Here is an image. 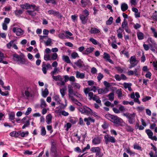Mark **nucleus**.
<instances>
[{
	"instance_id": "cd10ccee",
	"label": "nucleus",
	"mask_w": 157,
	"mask_h": 157,
	"mask_svg": "<svg viewBox=\"0 0 157 157\" xmlns=\"http://www.w3.org/2000/svg\"><path fill=\"white\" fill-rule=\"evenodd\" d=\"M52 117L51 114H48L46 117V122L47 124H49L52 122Z\"/></svg>"
},
{
	"instance_id": "8fccbe9b",
	"label": "nucleus",
	"mask_w": 157,
	"mask_h": 157,
	"mask_svg": "<svg viewBox=\"0 0 157 157\" xmlns=\"http://www.w3.org/2000/svg\"><path fill=\"white\" fill-rule=\"evenodd\" d=\"M14 42V40H12L10 41L9 43L7 44H6V46L9 49H10L11 47L12 46H13V44Z\"/></svg>"
},
{
	"instance_id": "a18cd8bd",
	"label": "nucleus",
	"mask_w": 157,
	"mask_h": 157,
	"mask_svg": "<svg viewBox=\"0 0 157 157\" xmlns=\"http://www.w3.org/2000/svg\"><path fill=\"white\" fill-rule=\"evenodd\" d=\"M90 41L94 45H97L99 44L98 42L93 38H90L89 39Z\"/></svg>"
},
{
	"instance_id": "c756f323",
	"label": "nucleus",
	"mask_w": 157,
	"mask_h": 157,
	"mask_svg": "<svg viewBox=\"0 0 157 157\" xmlns=\"http://www.w3.org/2000/svg\"><path fill=\"white\" fill-rule=\"evenodd\" d=\"M52 76L53 79L56 81H57V80H62L63 79V78H62V76L60 75H58L56 76H55L54 75H52Z\"/></svg>"
},
{
	"instance_id": "c85d7f7f",
	"label": "nucleus",
	"mask_w": 157,
	"mask_h": 157,
	"mask_svg": "<svg viewBox=\"0 0 157 157\" xmlns=\"http://www.w3.org/2000/svg\"><path fill=\"white\" fill-rule=\"evenodd\" d=\"M128 8L127 4L125 3H122L121 6V8L122 11H125Z\"/></svg>"
},
{
	"instance_id": "49530a36",
	"label": "nucleus",
	"mask_w": 157,
	"mask_h": 157,
	"mask_svg": "<svg viewBox=\"0 0 157 157\" xmlns=\"http://www.w3.org/2000/svg\"><path fill=\"white\" fill-rule=\"evenodd\" d=\"M48 94V91L47 88H45L42 93V96L44 97H46Z\"/></svg>"
},
{
	"instance_id": "dca6fc26",
	"label": "nucleus",
	"mask_w": 157,
	"mask_h": 157,
	"mask_svg": "<svg viewBox=\"0 0 157 157\" xmlns=\"http://www.w3.org/2000/svg\"><path fill=\"white\" fill-rule=\"evenodd\" d=\"M74 63L79 67H82L84 66L83 62L81 59H79L77 62H75Z\"/></svg>"
},
{
	"instance_id": "37998d69",
	"label": "nucleus",
	"mask_w": 157,
	"mask_h": 157,
	"mask_svg": "<svg viewBox=\"0 0 157 157\" xmlns=\"http://www.w3.org/2000/svg\"><path fill=\"white\" fill-rule=\"evenodd\" d=\"M29 4L28 3H26L24 4H22L20 5V7L22 9H29Z\"/></svg>"
},
{
	"instance_id": "2f4dec72",
	"label": "nucleus",
	"mask_w": 157,
	"mask_h": 157,
	"mask_svg": "<svg viewBox=\"0 0 157 157\" xmlns=\"http://www.w3.org/2000/svg\"><path fill=\"white\" fill-rule=\"evenodd\" d=\"M53 99L56 102L57 104H60L61 100L59 95H55Z\"/></svg>"
},
{
	"instance_id": "052dcab7",
	"label": "nucleus",
	"mask_w": 157,
	"mask_h": 157,
	"mask_svg": "<svg viewBox=\"0 0 157 157\" xmlns=\"http://www.w3.org/2000/svg\"><path fill=\"white\" fill-rule=\"evenodd\" d=\"M29 9H31L32 7L33 9V11H38V8H36V6L35 5H29Z\"/></svg>"
},
{
	"instance_id": "c9c22d12",
	"label": "nucleus",
	"mask_w": 157,
	"mask_h": 157,
	"mask_svg": "<svg viewBox=\"0 0 157 157\" xmlns=\"http://www.w3.org/2000/svg\"><path fill=\"white\" fill-rule=\"evenodd\" d=\"M40 106L41 108H45L46 107L47 105L44 100L43 99H41L40 100Z\"/></svg>"
},
{
	"instance_id": "de8ad7c7",
	"label": "nucleus",
	"mask_w": 157,
	"mask_h": 157,
	"mask_svg": "<svg viewBox=\"0 0 157 157\" xmlns=\"http://www.w3.org/2000/svg\"><path fill=\"white\" fill-rule=\"evenodd\" d=\"M113 18L112 17H110L109 20L106 21V24L107 25H110L113 23Z\"/></svg>"
},
{
	"instance_id": "a878e982",
	"label": "nucleus",
	"mask_w": 157,
	"mask_h": 157,
	"mask_svg": "<svg viewBox=\"0 0 157 157\" xmlns=\"http://www.w3.org/2000/svg\"><path fill=\"white\" fill-rule=\"evenodd\" d=\"M72 86L75 89L79 90L81 87L80 85L76 82H72L71 83Z\"/></svg>"
},
{
	"instance_id": "f704fd0d",
	"label": "nucleus",
	"mask_w": 157,
	"mask_h": 157,
	"mask_svg": "<svg viewBox=\"0 0 157 157\" xmlns=\"http://www.w3.org/2000/svg\"><path fill=\"white\" fill-rule=\"evenodd\" d=\"M100 150H101L100 148L98 147H91L90 149L91 151L93 152H97L98 151L99 152Z\"/></svg>"
},
{
	"instance_id": "5701e85b",
	"label": "nucleus",
	"mask_w": 157,
	"mask_h": 157,
	"mask_svg": "<svg viewBox=\"0 0 157 157\" xmlns=\"http://www.w3.org/2000/svg\"><path fill=\"white\" fill-rule=\"evenodd\" d=\"M126 130L128 132H132L134 130V129L131 126L126 124L124 125Z\"/></svg>"
},
{
	"instance_id": "0e129e2a",
	"label": "nucleus",
	"mask_w": 157,
	"mask_h": 157,
	"mask_svg": "<svg viewBox=\"0 0 157 157\" xmlns=\"http://www.w3.org/2000/svg\"><path fill=\"white\" fill-rule=\"evenodd\" d=\"M90 146L89 145V144H88L87 145V146L86 147L84 148L82 150V152H83L84 151H86L87 150H88L90 149Z\"/></svg>"
},
{
	"instance_id": "09e8293b",
	"label": "nucleus",
	"mask_w": 157,
	"mask_h": 157,
	"mask_svg": "<svg viewBox=\"0 0 157 157\" xmlns=\"http://www.w3.org/2000/svg\"><path fill=\"white\" fill-rule=\"evenodd\" d=\"M23 11L24 10H16L15 12V13L16 15L19 16L22 14Z\"/></svg>"
},
{
	"instance_id": "423d86ee",
	"label": "nucleus",
	"mask_w": 157,
	"mask_h": 157,
	"mask_svg": "<svg viewBox=\"0 0 157 157\" xmlns=\"http://www.w3.org/2000/svg\"><path fill=\"white\" fill-rule=\"evenodd\" d=\"M13 59L17 61H20L22 64L25 63V59L21 56L18 55L16 53L13 55Z\"/></svg>"
},
{
	"instance_id": "bf43d9fd",
	"label": "nucleus",
	"mask_w": 157,
	"mask_h": 157,
	"mask_svg": "<svg viewBox=\"0 0 157 157\" xmlns=\"http://www.w3.org/2000/svg\"><path fill=\"white\" fill-rule=\"evenodd\" d=\"M34 11H33V10L32 11L30 10H28L27 11V12L29 15L33 16H35L36 14V13L35 12H34Z\"/></svg>"
},
{
	"instance_id": "680f3d73",
	"label": "nucleus",
	"mask_w": 157,
	"mask_h": 157,
	"mask_svg": "<svg viewBox=\"0 0 157 157\" xmlns=\"http://www.w3.org/2000/svg\"><path fill=\"white\" fill-rule=\"evenodd\" d=\"M90 88L91 91H93L94 92H96L97 90H98V87H96L95 86H91L90 87Z\"/></svg>"
},
{
	"instance_id": "338daca9",
	"label": "nucleus",
	"mask_w": 157,
	"mask_h": 157,
	"mask_svg": "<svg viewBox=\"0 0 157 157\" xmlns=\"http://www.w3.org/2000/svg\"><path fill=\"white\" fill-rule=\"evenodd\" d=\"M78 16L77 15H72L71 16V18L74 22H75L77 19Z\"/></svg>"
},
{
	"instance_id": "393cba45",
	"label": "nucleus",
	"mask_w": 157,
	"mask_h": 157,
	"mask_svg": "<svg viewBox=\"0 0 157 157\" xmlns=\"http://www.w3.org/2000/svg\"><path fill=\"white\" fill-rule=\"evenodd\" d=\"M9 119L10 121L14 120L15 119V113L13 112H12L9 113L8 114Z\"/></svg>"
},
{
	"instance_id": "aec40b11",
	"label": "nucleus",
	"mask_w": 157,
	"mask_h": 157,
	"mask_svg": "<svg viewBox=\"0 0 157 157\" xmlns=\"http://www.w3.org/2000/svg\"><path fill=\"white\" fill-rule=\"evenodd\" d=\"M76 73V76L77 78L83 79L85 78V74L84 73H80L78 71H77Z\"/></svg>"
},
{
	"instance_id": "69168bd1",
	"label": "nucleus",
	"mask_w": 157,
	"mask_h": 157,
	"mask_svg": "<svg viewBox=\"0 0 157 157\" xmlns=\"http://www.w3.org/2000/svg\"><path fill=\"white\" fill-rule=\"evenodd\" d=\"M90 91H91V90L90 88V87H87L84 89V92L86 94H89V93L90 92Z\"/></svg>"
},
{
	"instance_id": "473e14b6",
	"label": "nucleus",
	"mask_w": 157,
	"mask_h": 157,
	"mask_svg": "<svg viewBox=\"0 0 157 157\" xmlns=\"http://www.w3.org/2000/svg\"><path fill=\"white\" fill-rule=\"evenodd\" d=\"M47 40L46 41H44V42L45 44L47 46H48L51 45V44L52 42V39L49 37L47 38Z\"/></svg>"
},
{
	"instance_id": "bb28decb",
	"label": "nucleus",
	"mask_w": 157,
	"mask_h": 157,
	"mask_svg": "<svg viewBox=\"0 0 157 157\" xmlns=\"http://www.w3.org/2000/svg\"><path fill=\"white\" fill-rule=\"evenodd\" d=\"M62 59L67 63H70L71 62L68 56L63 55L62 56Z\"/></svg>"
},
{
	"instance_id": "f257e3e1",
	"label": "nucleus",
	"mask_w": 157,
	"mask_h": 157,
	"mask_svg": "<svg viewBox=\"0 0 157 157\" xmlns=\"http://www.w3.org/2000/svg\"><path fill=\"white\" fill-rule=\"evenodd\" d=\"M89 15V13L86 9L83 10L82 14L79 15L80 19L83 24H85L87 23Z\"/></svg>"
},
{
	"instance_id": "3c124183",
	"label": "nucleus",
	"mask_w": 157,
	"mask_h": 157,
	"mask_svg": "<svg viewBox=\"0 0 157 157\" xmlns=\"http://www.w3.org/2000/svg\"><path fill=\"white\" fill-rule=\"evenodd\" d=\"M140 66H138L135 69L134 71V73L135 75L137 76L138 75V72L140 71Z\"/></svg>"
},
{
	"instance_id": "e2e57ef3",
	"label": "nucleus",
	"mask_w": 157,
	"mask_h": 157,
	"mask_svg": "<svg viewBox=\"0 0 157 157\" xmlns=\"http://www.w3.org/2000/svg\"><path fill=\"white\" fill-rule=\"evenodd\" d=\"M155 155H154V153L152 151H151L149 155L150 157H157V151H155Z\"/></svg>"
},
{
	"instance_id": "ea45409f",
	"label": "nucleus",
	"mask_w": 157,
	"mask_h": 157,
	"mask_svg": "<svg viewBox=\"0 0 157 157\" xmlns=\"http://www.w3.org/2000/svg\"><path fill=\"white\" fill-rule=\"evenodd\" d=\"M42 71L43 73L45 74L47 73V68L45 66V62H43L42 66Z\"/></svg>"
},
{
	"instance_id": "2eb2a0df",
	"label": "nucleus",
	"mask_w": 157,
	"mask_h": 157,
	"mask_svg": "<svg viewBox=\"0 0 157 157\" xmlns=\"http://www.w3.org/2000/svg\"><path fill=\"white\" fill-rule=\"evenodd\" d=\"M84 121L86 122L87 125H89L90 124V122H94L95 120L91 117H89L87 118H85L84 119Z\"/></svg>"
},
{
	"instance_id": "4468645a",
	"label": "nucleus",
	"mask_w": 157,
	"mask_h": 157,
	"mask_svg": "<svg viewBox=\"0 0 157 157\" xmlns=\"http://www.w3.org/2000/svg\"><path fill=\"white\" fill-rule=\"evenodd\" d=\"M81 2L82 4V7H85L86 6H89L91 5V3L89 0H81Z\"/></svg>"
},
{
	"instance_id": "39448f33",
	"label": "nucleus",
	"mask_w": 157,
	"mask_h": 157,
	"mask_svg": "<svg viewBox=\"0 0 157 157\" xmlns=\"http://www.w3.org/2000/svg\"><path fill=\"white\" fill-rule=\"evenodd\" d=\"M129 63L130 65L129 66V68L131 69L137 65L138 61L136 60V56H131L130 58Z\"/></svg>"
},
{
	"instance_id": "a211bd4d",
	"label": "nucleus",
	"mask_w": 157,
	"mask_h": 157,
	"mask_svg": "<svg viewBox=\"0 0 157 157\" xmlns=\"http://www.w3.org/2000/svg\"><path fill=\"white\" fill-rule=\"evenodd\" d=\"M92 111L90 109L87 107L85 106V114L89 116L92 114Z\"/></svg>"
},
{
	"instance_id": "9b49d317",
	"label": "nucleus",
	"mask_w": 157,
	"mask_h": 157,
	"mask_svg": "<svg viewBox=\"0 0 157 157\" xmlns=\"http://www.w3.org/2000/svg\"><path fill=\"white\" fill-rule=\"evenodd\" d=\"M101 138L98 136H96L92 140V143L94 145L99 144L101 142Z\"/></svg>"
},
{
	"instance_id": "e433bc0d",
	"label": "nucleus",
	"mask_w": 157,
	"mask_h": 157,
	"mask_svg": "<svg viewBox=\"0 0 157 157\" xmlns=\"http://www.w3.org/2000/svg\"><path fill=\"white\" fill-rule=\"evenodd\" d=\"M121 27H122L121 28H122L123 29L128 27V23L126 19H124V21L122 23Z\"/></svg>"
},
{
	"instance_id": "9d476101",
	"label": "nucleus",
	"mask_w": 157,
	"mask_h": 157,
	"mask_svg": "<svg viewBox=\"0 0 157 157\" xmlns=\"http://www.w3.org/2000/svg\"><path fill=\"white\" fill-rule=\"evenodd\" d=\"M31 90V88L29 87L27 88L25 90V96L27 98V99H28L29 97H33V95L32 93Z\"/></svg>"
},
{
	"instance_id": "f03ea898",
	"label": "nucleus",
	"mask_w": 157,
	"mask_h": 157,
	"mask_svg": "<svg viewBox=\"0 0 157 157\" xmlns=\"http://www.w3.org/2000/svg\"><path fill=\"white\" fill-rule=\"evenodd\" d=\"M123 115L126 117L128 119V121L130 124H133L135 121L136 115L135 113H133L132 114H130L128 113H124Z\"/></svg>"
},
{
	"instance_id": "b1692460",
	"label": "nucleus",
	"mask_w": 157,
	"mask_h": 157,
	"mask_svg": "<svg viewBox=\"0 0 157 157\" xmlns=\"http://www.w3.org/2000/svg\"><path fill=\"white\" fill-rule=\"evenodd\" d=\"M90 32L91 33L96 34L99 33L100 32V30L98 29L92 27L91 28Z\"/></svg>"
},
{
	"instance_id": "58836bf2",
	"label": "nucleus",
	"mask_w": 157,
	"mask_h": 157,
	"mask_svg": "<svg viewBox=\"0 0 157 157\" xmlns=\"http://www.w3.org/2000/svg\"><path fill=\"white\" fill-rule=\"evenodd\" d=\"M59 37L61 39H65L66 37L67 38H69V36H66L65 35L64 33H59L58 34Z\"/></svg>"
},
{
	"instance_id": "0eeeda50",
	"label": "nucleus",
	"mask_w": 157,
	"mask_h": 157,
	"mask_svg": "<svg viewBox=\"0 0 157 157\" xmlns=\"http://www.w3.org/2000/svg\"><path fill=\"white\" fill-rule=\"evenodd\" d=\"M112 121L116 124L119 125L122 121V120L117 116H112Z\"/></svg>"
},
{
	"instance_id": "f8f14e48",
	"label": "nucleus",
	"mask_w": 157,
	"mask_h": 157,
	"mask_svg": "<svg viewBox=\"0 0 157 157\" xmlns=\"http://www.w3.org/2000/svg\"><path fill=\"white\" fill-rule=\"evenodd\" d=\"M103 57L104 59H105L106 61H108L110 63L112 64L113 63V61L112 59H110V56L107 53L105 52H104Z\"/></svg>"
},
{
	"instance_id": "20e7f679",
	"label": "nucleus",
	"mask_w": 157,
	"mask_h": 157,
	"mask_svg": "<svg viewBox=\"0 0 157 157\" xmlns=\"http://www.w3.org/2000/svg\"><path fill=\"white\" fill-rule=\"evenodd\" d=\"M104 138L106 144H107L109 143H114L116 142V140L114 137L108 134L105 135Z\"/></svg>"
},
{
	"instance_id": "7ed1b4c3",
	"label": "nucleus",
	"mask_w": 157,
	"mask_h": 157,
	"mask_svg": "<svg viewBox=\"0 0 157 157\" xmlns=\"http://www.w3.org/2000/svg\"><path fill=\"white\" fill-rule=\"evenodd\" d=\"M51 151L52 155L54 157H57L58 154H57V148L56 147V143L55 142L54 140L51 141Z\"/></svg>"
},
{
	"instance_id": "f3484780",
	"label": "nucleus",
	"mask_w": 157,
	"mask_h": 157,
	"mask_svg": "<svg viewBox=\"0 0 157 157\" xmlns=\"http://www.w3.org/2000/svg\"><path fill=\"white\" fill-rule=\"evenodd\" d=\"M73 86H72L70 85L68 86V94L69 97L71 96H72V95L74 92L73 90Z\"/></svg>"
},
{
	"instance_id": "4be33fe9",
	"label": "nucleus",
	"mask_w": 157,
	"mask_h": 157,
	"mask_svg": "<svg viewBox=\"0 0 157 157\" xmlns=\"http://www.w3.org/2000/svg\"><path fill=\"white\" fill-rule=\"evenodd\" d=\"M132 85L131 83H128L126 82H124L123 84V86L125 89L128 88V90L129 91H131L132 89L131 88V86Z\"/></svg>"
},
{
	"instance_id": "864d4df0",
	"label": "nucleus",
	"mask_w": 157,
	"mask_h": 157,
	"mask_svg": "<svg viewBox=\"0 0 157 157\" xmlns=\"http://www.w3.org/2000/svg\"><path fill=\"white\" fill-rule=\"evenodd\" d=\"M40 37V42H44L43 40L44 39H47L48 37V36H42V35H39Z\"/></svg>"
},
{
	"instance_id": "c03bdc74",
	"label": "nucleus",
	"mask_w": 157,
	"mask_h": 157,
	"mask_svg": "<svg viewBox=\"0 0 157 157\" xmlns=\"http://www.w3.org/2000/svg\"><path fill=\"white\" fill-rule=\"evenodd\" d=\"M71 58L73 59H75L77 57H79L78 54L75 52H72L71 53Z\"/></svg>"
},
{
	"instance_id": "412c9836",
	"label": "nucleus",
	"mask_w": 157,
	"mask_h": 157,
	"mask_svg": "<svg viewBox=\"0 0 157 157\" xmlns=\"http://www.w3.org/2000/svg\"><path fill=\"white\" fill-rule=\"evenodd\" d=\"M98 90L99 94H105L108 91V90L107 88L99 89Z\"/></svg>"
},
{
	"instance_id": "4c0bfd02",
	"label": "nucleus",
	"mask_w": 157,
	"mask_h": 157,
	"mask_svg": "<svg viewBox=\"0 0 157 157\" xmlns=\"http://www.w3.org/2000/svg\"><path fill=\"white\" fill-rule=\"evenodd\" d=\"M109 100L112 101L114 100V94L113 92L110 93L108 95Z\"/></svg>"
},
{
	"instance_id": "5fc2aeb1",
	"label": "nucleus",
	"mask_w": 157,
	"mask_h": 157,
	"mask_svg": "<svg viewBox=\"0 0 157 157\" xmlns=\"http://www.w3.org/2000/svg\"><path fill=\"white\" fill-rule=\"evenodd\" d=\"M45 2L47 3H52L54 4H56V0H45Z\"/></svg>"
},
{
	"instance_id": "1a4fd4ad",
	"label": "nucleus",
	"mask_w": 157,
	"mask_h": 157,
	"mask_svg": "<svg viewBox=\"0 0 157 157\" xmlns=\"http://www.w3.org/2000/svg\"><path fill=\"white\" fill-rule=\"evenodd\" d=\"M13 33H16V35L18 36L22 35L24 33L23 31L21 29H17L16 27H14L13 28Z\"/></svg>"
},
{
	"instance_id": "72a5a7b5",
	"label": "nucleus",
	"mask_w": 157,
	"mask_h": 157,
	"mask_svg": "<svg viewBox=\"0 0 157 157\" xmlns=\"http://www.w3.org/2000/svg\"><path fill=\"white\" fill-rule=\"evenodd\" d=\"M137 36L139 40H142L144 38V34L141 32H139L137 33Z\"/></svg>"
},
{
	"instance_id": "79ce46f5",
	"label": "nucleus",
	"mask_w": 157,
	"mask_h": 157,
	"mask_svg": "<svg viewBox=\"0 0 157 157\" xmlns=\"http://www.w3.org/2000/svg\"><path fill=\"white\" fill-rule=\"evenodd\" d=\"M46 133V130L44 127H42L41 129V135L42 136L45 135Z\"/></svg>"
},
{
	"instance_id": "6e6d98bb",
	"label": "nucleus",
	"mask_w": 157,
	"mask_h": 157,
	"mask_svg": "<svg viewBox=\"0 0 157 157\" xmlns=\"http://www.w3.org/2000/svg\"><path fill=\"white\" fill-rule=\"evenodd\" d=\"M134 148L138 150H142V148L138 144H135L134 145Z\"/></svg>"
},
{
	"instance_id": "4d7b16f0",
	"label": "nucleus",
	"mask_w": 157,
	"mask_h": 157,
	"mask_svg": "<svg viewBox=\"0 0 157 157\" xmlns=\"http://www.w3.org/2000/svg\"><path fill=\"white\" fill-rule=\"evenodd\" d=\"M58 57V55L56 53H53L51 57V60H55Z\"/></svg>"
},
{
	"instance_id": "6e6552de",
	"label": "nucleus",
	"mask_w": 157,
	"mask_h": 157,
	"mask_svg": "<svg viewBox=\"0 0 157 157\" xmlns=\"http://www.w3.org/2000/svg\"><path fill=\"white\" fill-rule=\"evenodd\" d=\"M48 13L49 15H53L60 18H61L63 17L62 15L59 12L53 10H49L48 11Z\"/></svg>"
},
{
	"instance_id": "13d9d810",
	"label": "nucleus",
	"mask_w": 157,
	"mask_h": 157,
	"mask_svg": "<svg viewBox=\"0 0 157 157\" xmlns=\"http://www.w3.org/2000/svg\"><path fill=\"white\" fill-rule=\"evenodd\" d=\"M59 71V69L57 68H55L54 69V70L51 71V74L52 76L56 74V73H58V71Z\"/></svg>"
},
{
	"instance_id": "603ef678",
	"label": "nucleus",
	"mask_w": 157,
	"mask_h": 157,
	"mask_svg": "<svg viewBox=\"0 0 157 157\" xmlns=\"http://www.w3.org/2000/svg\"><path fill=\"white\" fill-rule=\"evenodd\" d=\"M44 59L46 61L51 60V58L50 55L48 54L44 55Z\"/></svg>"
},
{
	"instance_id": "774afa93",
	"label": "nucleus",
	"mask_w": 157,
	"mask_h": 157,
	"mask_svg": "<svg viewBox=\"0 0 157 157\" xmlns=\"http://www.w3.org/2000/svg\"><path fill=\"white\" fill-rule=\"evenodd\" d=\"M152 18L155 20H157V12L156 11L153 14Z\"/></svg>"
},
{
	"instance_id": "ddd939ff",
	"label": "nucleus",
	"mask_w": 157,
	"mask_h": 157,
	"mask_svg": "<svg viewBox=\"0 0 157 157\" xmlns=\"http://www.w3.org/2000/svg\"><path fill=\"white\" fill-rule=\"evenodd\" d=\"M89 99L90 100L92 99L95 101L98 99L99 98L96 95H94L93 93L92 92H90L89 93Z\"/></svg>"
},
{
	"instance_id": "7c9ffc66",
	"label": "nucleus",
	"mask_w": 157,
	"mask_h": 157,
	"mask_svg": "<svg viewBox=\"0 0 157 157\" xmlns=\"http://www.w3.org/2000/svg\"><path fill=\"white\" fill-rule=\"evenodd\" d=\"M145 132L149 138H150L151 137L152 138V136H153V132L150 129H146L145 130Z\"/></svg>"
},
{
	"instance_id": "a19ab883",
	"label": "nucleus",
	"mask_w": 157,
	"mask_h": 157,
	"mask_svg": "<svg viewBox=\"0 0 157 157\" xmlns=\"http://www.w3.org/2000/svg\"><path fill=\"white\" fill-rule=\"evenodd\" d=\"M29 133V132L28 131L25 132L21 131L20 136L22 137H25L28 136Z\"/></svg>"
},
{
	"instance_id": "6ab92c4d",
	"label": "nucleus",
	"mask_w": 157,
	"mask_h": 157,
	"mask_svg": "<svg viewBox=\"0 0 157 157\" xmlns=\"http://www.w3.org/2000/svg\"><path fill=\"white\" fill-rule=\"evenodd\" d=\"M94 49V48L93 47L88 48L85 51L84 54L87 55L92 52L93 51Z\"/></svg>"
}]
</instances>
